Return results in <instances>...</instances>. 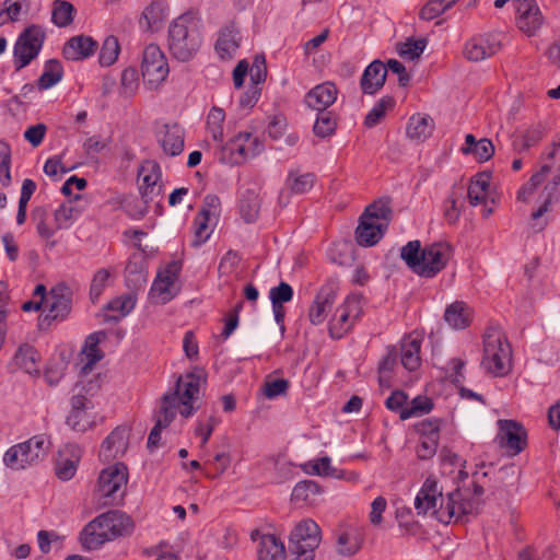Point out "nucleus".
Wrapping results in <instances>:
<instances>
[{
	"label": "nucleus",
	"mask_w": 560,
	"mask_h": 560,
	"mask_svg": "<svg viewBox=\"0 0 560 560\" xmlns=\"http://www.w3.org/2000/svg\"><path fill=\"white\" fill-rule=\"evenodd\" d=\"M476 509V503L466 500L464 493L450 492L445 497L438 481L428 477L415 498L418 515L432 516L442 524L464 521L465 515Z\"/></svg>",
	"instance_id": "obj_1"
},
{
	"label": "nucleus",
	"mask_w": 560,
	"mask_h": 560,
	"mask_svg": "<svg viewBox=\"0 0 560 560\" xmlns=\"http://www.w3.org/2000/svg\"><path fill=\"white\" fill-rule=\"evenodd\" d=\"M453 255L447 243H434L421 248L419 241H410L401 248L400 256L420 277L433 278L445 268Z\"/></svg>",
	"instance_id": "obj_2"
},
{
	"label": "nucleus",
	"mask_w": 560,
	"mask_h": 560,
	"mask_svg": "<svg viewBox=\"0 0 560 560\" xmlns=\"http://www.w3.org/2000/svg\"><path fill=\"white\" fill-rule=\"evenodd\" d=\"M201 44L200 20L194 13H184L170 24L168 50L175 59L189 61Z\"/></svg>",
	"instance_id": "obj_3"
},
{
	"label": "nucleus",
	"mask_w": 560,
	"mask_h": 560,
	"mask_svg": "<svg viewBox=\"0 0 560 560\" xmlns=\"http://www.w3.org/2000/svg\"><path fill=\"white\" fill-rule=\"evenodd\" d=\"M133 529L132 520L120 511L101 514L82 530L81 539L88 549H97L104 542L129 535Z\"/></svg>",
	"instance_id": "obj_4"
},
{
	"label": "nucleus",
	"mask_w": 560,
	"mask_h": 560,
	"mask_svg": "<svg viewBox=\"0 0 560 560\" xmlns=\"http://www.w3.org/2000/svg\"><path fill=\"white\" fill-rule=\"evenodd\" d=\"M481 366L493 376H504L512 368V349L498 327L486 330Z\"/></svg>",
	"instance_id": "obj_5"
},
{
	"label": "nucleus",
	"mask_w": 560,
	"mask_h": 560,
	"mask_svg": "<svg viewBox=\"0 0 560 560\" xmlns=\"http://www.w3.org/2000/svg\"><path fill=\"white\" fill-rule=\"evenodd\" d=\"M50 446V439L46 434H37L9 447L3 454L2 462L12 470H24L43 462Z\"/></svg>",
	"instance_id": "obj_6"
},
{
	"label": "nucleus",
	"mask_w": 560,
	"mask_h": 560,
	"mask_svg": "<svg viewBox=\"0 0 560 560\" xmlns=\"http://www.w3.org/2000/svg\"><path fill=\"white\" fill-rule=\"evenodd\" d=\"M128 482L127 467L117 463L104 468L97 479L93 500L98 508L118 505L125 495Z\"/></svg>",
	"instance_id": "obj_7"
},
{
	"label": "nucleus",
	"mask_w": 560,
	"mask_h": 560,
	"mask_svg": "<svg viewBox=\"0 0 560 560\" xmlns=\"http://www.w3.org/2000/svg\"><path fill=\"white\" fill-rule=\"evenodd\" d=\"M389 217L390 208L387 202L380 200L368 206L355 230L358 244L365 247L375 245L383 237Z\"/></svg>",
	"instance_id": "obj_8"
},
{
	"label": "nucleus",
	"mask_w": 560,
	"mask_h": 560,
	"mask_svg": "<svg viewBox=\"0 0 560 560\" xmlns=\"http://www.w3.org/2000/svg\"><path fill=\"white\" fill-rule=\"evenodd\" d=\"M364 299L360 294H349L345 301L336 307L328 322L329 336L340 339L349 332L363 314Z\"/></svg>",
	"instance_id": "obj_9"
},
{
	"label": "nucleus",
	"mask_w": 560,
	"mask_h": 560,
	"mask_svg": "<svg viewBox=\"0 0 560 560\" xmlns=\"http://www.w3.org/2000/svg\"><path fill=\"white\" fill-rule=\"evenodd\" d=\"M320 540L322 530L315 521L304 518L299 522L290 534L294 560H314V550L319 546Z\"/></svg>",
	"instance_id": "obj_10"
},
{
	"label": "nucleus",
	"mask_w": 560,
	"mask_h": 560,
	"mask_svg": "<svg viewBox=\"0 0 560 560\" xmlns=\"http://www.w3.org/2000/svg\"><path fill=\"white\" fill-rule=\"evenodd\" d=\"M182 264L173 260L160 268L151 284L149 296L156 304H166L179 293Z\"/></svg>",
	"instance_id": "obj_11"
},
{
	"label": "nucleus",
	"mask_w": 560,
	"mask_h": 560,
	"mask_svg": "<svg viewBox=\"0 0 560 560\" xmlns=\"http://www.w3.org/2000/svg\"><path fill=\"white\" fill-rule=\"evenodd\" d=\"M46 34L39 25L26 27L13 47V63L16 70L28 66L40 52Z\"/></svg>",
	"instance_id": "obj_12"
},
{
	"label": "nucleus",
	"mask_w": 560,
	"mask_h": 560,
	"mask_svg": "<svg viewBox=\"0 0 560 560\" xmlns=\"http://www.w3.org/2000/svg\"><path fill=\"white\" fill-rule=\"evenodd\" d=\"M141 73L150 90L158 89L168 77L170 67L161 48L155 44L145 46L142 55Z\"/></svg>",
	"instance_id": "obj_13"
},
{
	"label": "nucleus",
	"mask_w": 560,
	"mask_h": 560,
	"mask_svg": "<svg viewBox=\"0 0 560 560\" xmlns=\"http://www.w3.org/2000/svg\"><path fill=\"white\" fill-rule=\"evenodd\" d=\"M205 383L202 375L197 373H187L178 378L176 388L171 395L175 396L179 402V413L184 418L191 417L199 408L195 402L199 399L201 386Z\"/></svg>",
	"instance_id": "obj_14"
},
{
	"label": "nucleus",
	"mask_w": 560,
	"mask_h": 560,
	"mask_svg": "<svg viewBox=\"0 0 560 560\" xmlns=\"http://www.w3.org/2000/svg\"><path fill=\"white\" fill-rule=\"evenodd\" d=\"M72 310L71 290L59 284L54 287L46 298L45 315L40 318V326H50L52 323L66 320Z\"/></svg>",
	"instance_id": "obj_15"
},
{
	"label": "nucleus",
	"mask_w": 560,
	"mask_h": 560,
	"mask_svg": "<svg viewBox=\"0 0 560 560\" xmlns=\"http://www.w3.org/2000/svg\"><path fill=\"white\" fill-rule=\"evenodd\" d=\"M498 428L497 441L502 448L506 450L512 456L524 451L527 445V432L520 422L500 419Z\"/></svg>",
	"instance_id": "obj_16"
},
{
	"label": "nucleus",
	"mask_w": 560,
	"mask_h": 560,
	"mask_svg": "<svg viewBox=\"0 0 560 560\" xmlns=\"http://www.w3.org/2000/svg\"><path fill=\"white\" fill-rule=\"evenodd\" d=\"M71 410L66 423L75 432H85L96 423V413L93 412L94 405L86 396L77 394L70 400Z\"/></svg>",
	"instance_id": "obj_17"
},
{
	"label": "nucleus",
	"mask_w": 560,
	"mask_h": 560,
	"mask_svg": "<svg viewBox=\"0 0 560 560\" xmlns=\"http://www.w3.org/2000/svg\"><path fill=\"white\" fill-rule=\"evenodd\" d=\"M139 191L145 202L153 201L162 194V171L152 160H145L138 168Z\"/></svg>",
	"instance_id": "obj_18"
},
{
	"label": "nucleus",
	"mask_w": 560,
	"mask_h": 560,
	"mask_svg": "<svg viewBox=\"0 0 560 560\" xmlns=\"http://www.w3.org/2000/svg\"><path fill=\"white\" fill-rule=\"evenodd\" d=\"M264 148L262 141L250 132H240L228 145L233 164H241L257 156L264 151Z\"/></svg>",
	"instance_id": "obj_19"
},
{
	"label": "nucleus",
	"mask_w": 560,
	"mask_h": 560,
	"mask_svg": "<svg viewBox=\"0 0 560 560\" xmlns=\"http://www.w3.org/2000/svg\"><path fill=\"white\" fill-rule=\"evenodd\" d=\"M501 48V40L497 34H482L470 38L464 47V56L474 62L482 61L497 54Z\"/></svg>",
	"instance_id": "obj_20"
},
{
	"label": "nucleus",
	"mask_w": 560,
	"mask_h": 560,
	"mask_svg": "<svg viewBox=\"0 0 560 560\" xmlns=\"http://www.w3.org/2000/svg\"><path fill=\"white\" fill-rule=\"evenodd\" d=\"M336 299V288L332 284L323 285L310 306V322L315 326L322 325L326 320L328 313L331 311Z\"/></svg>",
	"instance_id": "obj_21"
},
{
	"label": "nucleus",
	"mask_w": 560,
	"mask_h": 560,
	"mask_svg": "<svg viewBox=\"0 0 560 560\" xmlns=\"http://www.w3.org/2000/svg\"><path fill=\"white\" fill-rule=\"evenodd\" d=\"M128 436L129 433L126 427L115 428L101 445V459L112 462L121 457L128 448Z\"/></svg>",
	"instance_id": "obj_22"
},
{
	"label": "nucleus",
	"mask_w": 560,
	"mask_h": 560,
	"mask_svg": "<svg viewBox=\"0 0 560 560\" xmlns=\"http://www.w3.org/2000/svg\"><path fill=\"white\" fill-rule=\"evenodd\" d=\"M338 96V89L330 81L323 82L311 89L305 95V104L317 112H324L331 106Z\"/></svg>",
	"instance_id": "obj_23"
},
{
	"label": "nucleus",
	"mask_w": 560,
	"mask_h": 560,
	"mask_svg": "<svg viewBox=\"0 0 560 560\" xmlns=\"http://www.w3.org/2000/svg\"><path fill=\"white\" fill-rule=\"evenodd\" d=\"M422 338L417 334H410L402 338L398 350L400 364L408 371H416L421 365Z\"/></svg>",
	"instance_id": "obj_24"
},
{
	"label": "nucleus",
	"mask_w": 560,
	"mask_h": 560,
	"mask_svg": "<svg viewBox=\"0 0 560 560\" xmlns=\"http://www.w3.org/2000/svg\"><path fill=\"white\" fill-rule=\"evenodd\" d=\"M97 49V42L85 35L71 37L63 46L62 55L66 59L78 61L91 57Z\"/></svg>",
	"instance_id": "obj_25"
},
{
	"label": "nucleus",
	"mask_w": 560,
	"mask_h": 560,
	"mask_svg": "<svg viewBox=\"0 0 560 560\" xmlns=\"http://www.w3.org/2000/svg\"><path fill=\"white\" fill-rule=\"evenodd\" d=\"M387 69L381 60L372 61L363 71L360 85L364 94L373 95L381 90L385 83Z\"/></svg>",
	"instance_id": "obj_26"
},
{
	"label": "nucleus",
	"mask_w": 560,
	"mask_h": 560,
	"mask_svg": "<svg viewBox=\"0 0 560 560\" xmlns=\"http://www.w3.org/2000/svg\"><path fill=\"white\" fill-rule=\"evenodd\" d=\"M185 132L178 125H165L159 135V143L165 154L176 156L184 150Z\"/></svg>",
	"instance_id": "obj_27"
},
{
	"label": "nucleus",
	"mask_w": 560,
	"mask_h": 560,
	"mask_svg": "<svg viewBox=\"0 0 560 560\" xmlns=\"http://www.w3.org/2000/svg\"><path fill=\"white\" fill-rule=\"evenodd\" d=\"M434 120L427 114H413L407 124L406 133L412 141L422 142L433 133Z\"/></svg>",
	"instance_id": "obj_28"
},
{
	"label": "nucleus",
	"mask_w": 560,
	"mask_h": 560,
	"mask_svg": "<svg viewBox=\"0 0 560 560\" xmlns=\"http://www.w3.org/2000/svg\"><path fill=\"white\" fill-rule=\"evenodd\" d=\"M258 560H285L283 542L275 535H261L257 546Z\"/></svg>",
	"instance_id": "obj_29"
},
{
	"label": "nucleus",
	"mask_w": 560,
	"mask_h": 560,
	"mask_svg": "<svg viewBox=\"0 0 560 560\" xmlns=\"http://www.w3.org/2000/svg\"><path fill=\"white\" fill-rule=\"evenodd\" d=\"M238 31L233 26H225L220 31L215 43V51L222 59H230L240 46Z\"/></svg>",
	"instance_id": "obj_30"
},
{
	"label": "nucleus",
	"mask_w": 560,
	"mask_h": 560,
	"mask_svg": "<svg viewBox=\"0 0 560 560\" xmlns=\"http://www.w3.org/2000/svg\"><path fill=\"white\" fill-rule=\"evenodd\" d=\"M213 219L214 218L210 217L209 210L201 209L198 212L192 223L194 235L191 246L200 247L210 238L213 232Z\"/></svg>",
	"instance_id": "obj_31"
},
{
	"label": "nucleus",
	"mask_w": 560,
	"mask_h": 560,
	"mask_svg": "<svg viewBox=\"0 0 560 560\" xmlns=\"http://www.w3.org/2000/svg\"><path fill=\"white\" fill-rule=\"evenodd\" d=\"M104 338V331L93 332L86 338L81 352V360L85 361L81 369L83 373H88L90 370H92L95 363L102 359L103 355L98 349V345Z\"/></svg>",
	"instance_id": "obj_32"
},
{
	"label": "nucleus",
	"mask_w": 560,
	"mask_h": 560,
	"mask_svg": "<svg viewBox=\"0 0 560 560\" xmlns=\"http://www.w3.org/2000/svg\"><path fill=\"white\" fill-rule=\"evenodd\" d=\"M315 184V175L312 173H302L299 170L288 172L284 185L291 194L302 195L308 192Z\"/></svg>",
	"instance_id": "obj_33"
},
{
	"label": "nucleus",
	"mask_w": 560,
	"mask_h": 560,
	"mask_svg": "<svg viewBox=\"0 0 560 560\" xmlns=\"http://www.w3.org/2000/svg\"><path fill=\"white\" fill-rule=\"evenodd\" d=\"M490 188V176L486 173L477 174L468 186L469 203L474 207L486 205Z\"/></svg>",
	"instance_id": "obj_34"
},
{
	"label": "nucleus",
	"mask_w": 560,
	"mask_h": 560,
	"mask_svg": "<svg viewBox=\"0 0 560 560\" xmlns=\"http://www.w3.org/2000/svg\"><path fill=\"white\" fill-rule=\"evenodd\" d=\"M68 451L70 457H61L56 465V476L62 481L74 477L81 458V450L78 446L70 445Z\"/></svg>",
	"instance_id": "obj_35"
},
{
	"label": "nucleus",
	"mask_w": 560,
	"mask_h": 560,
	"mask_svg": "<svg viewBox=\"0 0 560 560\" xmlns=\"http://www.w3.org/2000/svg\"><path fill=\"white\" fill-rule=\"evenodd\" d=\"M320 493L322 489L316 481L303 480L294 486L291 500L295 503L314 504Z\"/></svg>",
	"instance_id": "obj_36"
},
{
	"label": "nucleus",
	"mask_w": 560,
	"mask_h": 560,
	"mask_svg": "<svg viewBox=\"0 0 560 560\" xmlns=\"http://www.w3.org/2000/svg\"><path fill=\"white\" fill-rule=\"evenodd\" d=\"M444 319L451 327L464 329L469 325L470 311L464 302H455L445 310Z\"/></svg>",
	"instance_id": "obj_37"
},
{
	"label": "nucleus",
	"mask_w": 560,
	"mask_h": 560,
	"mask_svg": "<svg viewBox=\"0 0 560 560\" xmlns=\"http://www.w3.org/2000/svg\"><path fill=\"white\" fill-rule=\"evenodd\" d=\"M14 363L28 374H37L39 372L38 353L32 346H21L14 355Z\"/></svg>",
	"instance_id": "obj_38"
},
{
	"label": "nucleus",
	"mask_w": 560,
	"mask_h": 560,
	"mask_svg": "<svg viewBox=\"0 0 560 560\" xmlns=\"http://www.w3.org/2000/svg\"><path fill=\"white\" fill-rule=\"evenodd\" d=\"M63 70L60 61L50 59L46 61L44 71L40 74L37 85L39 90H48L61 81Z\"/></svg>",
	"instance_id": "obj_39"
},
{
	"label": "nucleus",
	"mask_w": 560,
	"mask_h": 560,
	"mask_svg": "<svg viewBox=\"0 0 560 560\" xmlns=\"http://www.w3.org/2000/svg\"><path fill=\"white\" fill-rule=\"evenodd\" d=\"M395 106L394 97L386 95L380 98L371 110L366 114L364 125L368 128H373L381 122L388 110H392Z\"/></svg>",
	"instance_id": "obj_40"
},
{
	"label": "nucleus",
	"mask_w": 560,
	"mask_h": 560,
	"mask_svg": "<svg viewBox=\"0 0 560 560\" xmlns=\"http://www.w3.org/2000/svg\"><path fill=\"white\" fill-rule=\"evenodd\" d=\"M225 113L218 106L211 107L207 116V130L212 139L222 142L224 138Z\"/></svg>",
	"instance_id": "obj_41"
},
{
	"label": "nucleus",
	"mask_w": 560,
	"mask_h": 560,
	"mask_svg": "<svg viewBox=\"0 0 560 560\" xmlns=\"http://www.w3.org/2000/svg\"><path fill=\"white\" fill-rule=\"evenodd\" d=\"M180 405L175 396L166 394L163 396L159 411L156 413V421L159 425L168 427L174 420L177 410L179 411Z\"/></svg>",
	"instance_id": "obj_42"
},
{
	"label": "nucleus",
	"mask_w": 560,
	"mask_h": 560,
	"mask_svg": "<svg viewBox=\"0 0 560 560\" xmlns=\"http://www.w3.org/2000/svg\"><path fill=\"white\" fill-rule=\"evenodd\" d=\"M137 304L136 293L130 292L127 294H122L117 296L108 302L107 310L117 313V316H114L115 320H119L120 318L127 316L129 313L133 311Z\"/></svg>",
	"instance_id": "obj_43"
},
{
	"label": "nucleus",
	"mask_w": 560,
	"mask_h": 560,
	"mask_svg": "<svg viewBox=\"0 0 560 560\" xmlns=\"http://www.w3.org/2000/svg\"><path fill=\"white\" fill-rule=\"evenodd\" d=\"M362 547V541L358 535L351 533H341L336 540V551L341 557H352Z\"/></svg>",
	"instance_id": "obj_44"
},
{
	"label": "nucleus",
	"mask_w": 560,
	"mask_h": 560,
	"mask_svg": "<svg viewBox=\"0 0 560 560\" xmlns=\"http://www.w3.org/2000/svg\"><path fill=\"white\" fill-rule=\"evenodd\" d=\"M240 213L247 223L256 221L259 213V200L255 192L247 191L242 197L240 201Z\"/></svg>",
	"instance_id": "obj_45"
},
{
	"label": "nucleus",
	"mask_w": 560,
	"mask_h": 560,
	"mask_svg": "<svg viewBox=\"0 0 560 560\" xmlns=\"http://www.w3.org/2000/svg\"><path fill=\"white\" fill-rule=\"evenodd\" d=\"M119 51L118 39L115 36L106 37L100 51V63L103 67L112 66L117 60Z\"/></svg>",
	"instance_id": "obj_46"
},
{
	"label": "nucleus",
	"mask_w": 560,
	"mask_h": 560,
	"mask_svg": "<svg viewBox=\"0 0 560 560\" xmlns=\"http://www.w3.org/2000/svg\"><path fill=\"white\" fill-rule=\"evenodd\" d=\"M219 422L220 419L215 415H209L197 420L195 435L200 438L201 446H205L208 443Z\"/></svg>",
	"instance_id": "obj_47"
},
{
	"label": "nucleus",
	"mask_w": 560,
	"mask_h": 560,
	"mask_svg": "<svg viewBox=\"0 0 560 560\" xmlns=\"http://www.w3.org/2000/svg\"><path fill=\"white\" fill-rule=\"evenodd\" d=\"M433 404L428 397L417 396L411 404L401 410V420L419 417L432 410Z\"/></svg>",
	"instance_id": "obj_48"
},
{
	"label": "nucleus",
	"mask_w": 560,
	"mask_h": 560,
	"mask_svg": "<svg viewBox=\"0 0 560 560\" xmlns=\"http://www.w3.org/2000/svg\"><path fill=\"white\" fill-rule=\"evenodd\" d=\"M73 12L74 8L70 2L58 0L54 5L52 22L59 27H65L72 22Z\"/></svg>",
	"instance_id": "obj_49"
},
{
	"label": "nucleus",
	"mask_w": 560,
	"mask_h": 560,
	"mask_svg": "<svg viewBox=\"0 0 560 560\" xmlns=\"http://www.w3.org/2000/svg\"><path fill=\"white\" fill-rule=\"evenodd\" d=\"M518 28L527 35H534L542 24L540 10H534L521 16H516Z\"/></svg>",
	"instance_id": "obj_50"
},
{
	"label": "nucleus",
	"mask_w": 560,
	"mask_h": 560,
	"mask_svg": "<svg viewBox=\"0 0 560 560\" xmlns=\"http://www.w3.org/2000/svg\"><path fill=\"white\" fill-rule=\"evenodd\" d=\"M457 0H430L420 11V18L431 21L450 9Z\"/></svg>",
	"instance_id": "obj_51"
},
{
	"label": "nucleus",
	"mask_w": 560,
	"mask_h": 560,
	"mask_svg": "<svg viewBox=\"0 0 560 560\" xmlns=\"http://www.w3.org/2000/svg\"><path fill=\"white\" fill-rule=\"evenodd\" d=\"M559 186L560 175H557L552 179V182L546 186V189L548 190V196L545 199L544 203L532 213L533 220L541 218L546 212L549 211L551 203L560 198V191H558Z\"/></svg>",
	"instance_id": "obj_52"
},
{
	"label": "nucleus",
	"mask_w": 560,
	"mask_h": 560,
	"mask_svg": "<svg viewBox=\"0 0 560 560\" xmlns=\"http://www.w3.org/2000/svg\"><path fill=\"white\" fill-rule=\"evenodd\" d=\"M11 149L8 142L0 141V183L8 187L11 184Z\"/></svg>",
	"instance_id": "obj_53"
},
{
	"label": "nucleus",
	"mask_w": 560,
	"mask_h": 560,
	"mask_svg": "<svg viewBox=\"0 0 560 560\" xmlns=\"http://www.w3.org/2000/svg\"><path fill=\"white\" fill-rule=\"evenodd\" d=\"M336 126V119L331 116L330 112H319L314 124V132L316 136L325 138L334 133Z\"/></svg>",
	"instance_id": "obj_54"
},
{
	"label": "nucleus",
	"mask_w": 560,
	"mask_h": 560,
	"mask_svg": "<svg viewBox=\"0 0 560 560\" xmlns=\"http://www.w3.org/2000/svg\"><path fill=\"white\" fill-rule=\"evenodd\" d=\"M398 350L396 347L387 349L386 355L382 359L378 366L380 382L388 381L390 374L398 364Z\"/></svg>",
	"instance_id": "obj_55"
},
{
	"label": "nucleus",
	"mask_w": 560,
	"mask_h": 560,
	"mask_svg": "<svg viewBox=\"0 0 560 560\" xmlns=\"http://www.w3.org/2000/svg\"><path fill=\"white\" fill-rule=\"evenodd\" d=\"M425 40L423 39H408L405 43L399 44L398 54L409 60L419 58L425 48Z\"/></svg>",
	"instance_id": "obj_56"
},
{
	"label": "nucleus",
	"mask_w": 560,
	"mask_h": 560,
	"mask_svg": "<svg viewBox=\"0 0 560 560\" xmlns=\"http://www.w3.org/2000/svg\"><path fill=\"white\" fill-rule=\"evenodd\" d=\"M305 471L311 475L325 477L335 475V469L331 467V459L328 456H324L308 462L305 465Z\"/></svg>",
	"instance_id": "obj_57"
},
{
	"label": "nucleus",
	"mask_w": 560,
	"mask_h": 560,
	"mask_svg": "<svg viewBox=\"0 0 560 560\" xmlns=\"http://www.w3.org/2000/svg\"><path fill=\"white\" fill-rule=\"evenodd\" d=\"M269 299L272 306L288 303L293 299V289L289 283L281 281L269 290Z\"/></svg>",
	"instance_id": "obj_58"
},
{
	"label": "nucleus",
	"mask_w": 560,
	"mask_h": 560,
	"mask_svg": "<svg viewBox=\"0 0 560 560\" xmlns=\"http://www.w3.org/2000/svg\"><path fill=\"white\" fill-rule=\"evenodd\" d=\"M231 464V457L228 453H218L212 460H209L206 465L209 470L206 471V476L209 478H217L222 475Z\"/></svg>",
	"instance_id": "obj_59"
},
{
	"label": "nucleus",
	"mask_w": 560,
	"mask_h": 560,
	"mask_svg": "<svg viewBox=\"0 0 560 560\" xmlns=\"http://www.w3.org/2000/svg\"><path fill=\"white\" fill-rule=\"evenodd\" d=\"M122 93L131 96L136 93L139 86V75L136 68H127L121 73L120 79Z\"/></svg>",
	"instance_id": "obj_60"
},
{
	"label": "nucleus",
	"mask_w": 560,
	"mask_h": 560,
	"mask_svg": "<svg viewBox=\"0 0 560 560\" xmlns=\"http://www.w3.org/2000/svg\"><path fill=\"white\" fill-rule=\"evenodd\" d=\"M108 279L109 271L107 269H100L94 273L90 288V296L93 302L98 300L106 287Z\"/></svg>",
	"instance_id": "obj_61"
},
{
	"label": "nucleus",
	"mask_w": 560,
	"mask_h": 560,
	"mask_svg": "<svg viewBox=\"0 0 560 560\" xmlns=\"http://www.w3.org/2000/svg\"><path fill=\"white\" fill-rule=\"evenodd\" d=\"M289 388V381L284 378H276L265 383L262 393L268 399H275L284 395Z\"/></svg>",
	"instance_id": "obj_62"
},
{
	"label": "nucleus",
	"mask_w": 560,
	"mask_h": 560,
	"mask_svg": "<svg viewBox=\"0 0 560 560\" xmlns=\"http://www.w3.org/2000/svg\"><path fill=\"white\" fill-rule=\"evenodd\" d=\"M438 445V439L421 438L416 448L417 457L421 460L432 458L436 453Z\"/></svg>",
	"instance_id": "obj_63"
},
{
	"label": "nucleus",
	"mask_w": 560,
	"mask_h": 560,
	"mask_svg": "<svg viewBox=\"0 0 560 560\" xmlns=\"http://www.w3.org/2000/svg\"><path fill=\"white\" fill-rule=\"evenodd\" d=\"M144 553L147 556H155V560H179L175 552L170 550L165 541H161L159 545L147 549Z\"/></svg>",
	"instance_id": "obj_64"
}]
</instances>
